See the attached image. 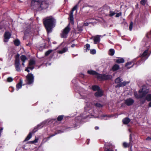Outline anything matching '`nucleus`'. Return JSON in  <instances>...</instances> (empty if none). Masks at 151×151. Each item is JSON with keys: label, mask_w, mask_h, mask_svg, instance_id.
<instances>
[{"label": "nucleus", "mask_w": 151, "mask_h": 151, "mask_svg": "<svg viewBox=\"0 0 151 151\" xmlns=\"http://www.w3.org/2000/svg\"><path fill=\"white\" fill-rule=\"evenodd\" d=\"M43 20V23L47 34L51 32L55 26V19L52 16H50L45 18Z\"/></svg>", "instance_id": "obj_1"}, {"label": "nucleus", "mask_w": 151, "mask_h": 151, "mask_svg": "<svg viewBox=\"0 0 151 151\" xmlns=\"http://www.w3.org/2000/svg\"><path fill=\"white\" fill-rule=\"evenodd\" d=\"M49 5V2L46 1L40 3L36 0H32L31 3L32 9L34 10L39 11L47 9Z\"/></svg>", "instance_id": "obj_2"}, {"label": "nucleus", "mask_w": 151, "mask_h": 151, "mask_svg": "<svg viewBox=\"0 0 151 151\" xmlns=\"http://www.w3.org/2000/svg\"><path fill=\"white\" fill-rule=\"evenodd\" d=\"M44 125L43 123H41L38 124L36 127H35L31 132H30L27 137L26 138L24 142H26L29 140L32 137V134H33L37 131L39 129H40L42 128Z\"/></svg>", "instance_id": "obj_3"}, {"label": "nucleus", "mask_w": 151, "mask_h": 151, "mask_svg": "<svg viewBox=\"0 0 151 151\" xmlns=\"http://www.w3.org/2000/svg\"><path fill=\"white\" fill-rule=\"evenodd\" d=\"M19 57V54H17L16 55L14 63V66L16 70L18 72H20L21 71Z\"/></svg>", "instance_id": "obj_4"}, {"label": "nucleus", "mask_w": 151, "mask_h": 151, "mask_svg": "<svg viewBox=\"0 0 151 151\" xmlns=\"http://www.w3.org/2000/svg\"><path fill=\"white\" fill-rule=\"evenodd\" d=\"M34 79L33 74L31 73H28L26 76L27 84L30 85L32 84L34 81Z\"/></svg>", "instance_id": "obj_5"}, {"label": "nucleus", "mask_w": 151, "mask_h": 151, "mask_svg": "<svg viewBox=\"0 0 151 151\" xmlns=\"http://www.w3.org/2000/svg\"><path fill=\"white\" fill-rule=\"evenodd\" d=\"M112 78V76L111 75H106L105 74H99L98 76V79L102 80H111Z\"/></svg>", "instance_id": "obj_6"}, {"label": "nucleus", "mask_w": 151, "mask_h": 151, "mask_svg": "<svg viewBox=\"0 0 151 151\" xmlns=\"http://www.w3.org/2000/svg\"><path fill=\"white\" fill-rule=\"evenodd\" d=\"M70 29L69 25H68L63 29L62 33L60 34L62 38H65L67 37V35L69 33Z\"/></svg>", "instance_id": "obj_7"}, {"label": "nucleus", "mask_w": 151, "mask_h": 151, "mask_svg": "<svg viewBox=\"0 0 151 151\" xmlns=\"http://www.w3.org/2000/svg\"><path fill=\"white\" fill-rule=\"evenodd\" d=\"M134 102V100L132 98H129L124 101V103L127 106L132 105Z\"/></svg>", "instance_id": "obj_8"}, {"label": "nucleus", "mask_w": 151, "mask_h": 151, "mask_svg": "<svg viewBox=\"0 0 151 151\" xmlns=\"http://www.w3.org/2000/svg\"><path fill=\"white\" fill-rule=\"evenodd\" d=\"M148 91L147 90H143L142 93V94L137 95V94L136 96L135 94L134 95L135 97L137 99H142L143 97L145 96L148 93Z\"/></svg>", "instance_id": "obj_9"}, {"label": "nucleus", "mask_w": 151, "mask_h": 151, "mask_svg": "<svg viewBox=\"0 0 151 151\" xmlns=\"http://www.w3.org/2000/svg\"><path fill=\"white\" fill-rule=\"evenodd\" d=\"M11 36V34L9 32H6L4 34V41L5 42H7L8 41V40L10 38Z\"/></svg>", "instance_id": "obj_10"}, {"label": "nucleus", "mask_w": 151, "mask_h": 151, "mask_svg": "<svg viewBox=\"0 0 151 151\" xmlns=\"http://www.w3.org/2000/svg\"><path fill=\"white\" fill-rule=\"evenodd\" d=\"M129 83V82L124 81L123 82H120L119 83L117 84L115 86L116 88H119L121 87H124L128 84Z\"/></svg>", "instance_id": "obj_11"}, {"label": "nucleus", "mask_w": 151, "mask_h": 151, "mask_svg": "<svg viewBox=\"0 0 151 151\" xmlns=\"http://www.w3.org/2000/svg\"><path fill=\"white\" fill-rule=\"evenodd\" d=\"M87 73L89 74L92 75H96V76L97 78H98V76L99 73L93 70H88L87 71Z\"/></svg>", "instance_id": "obj_12"}, {"label": "nucleus", "mask_w": 151, "mask_h": 151, "mask_svg": "<svg viewBox=\"0 0 151 151\" xmlns=\"http://www.w3.org/2000/svg\"><path fill=\"white\" fill-rule=\"evenodd\" d=\"M103 94V91L101 89H100L95 93L94 95L96 97H99L102 96Z\"/></svg>", "instance_id": "obj_13"}, {"label": "nucleus", "mask_w": 151, "mask_h": 151, "mask_svg": "<svg viewBox=\"0 0 151 151\" xmlns=\"http://www.w3.org/2000/svg\"><path fill=\"white\" fill-rule=\"evenodd\" d=\"M22 81L21 79H19V83H17L16 86V89L17 90H18L21 88L22 87Z\"/></svg>", "instance_id": "obj_14"}, {"label": "nucleus", "mask_w": 151, "mask_h": 151, "mask_svg": "<svg viewBox=\"0 0 151 151\" xmlns=\"http://www.w3.org/2000/svg\"><path fill=\"white\" fill-rule=\"evenodd\" d=\"M100 40V37L99 35H96L93 38L94 43L96 44L99 42Z\"/></svg>", "instance_id": "obj_15"}, {"label": "nucleus", "mask_w": 151, "mask_h": 151, "mask_svg": "<svg viewBox=\"0 0 151 151\" xmlns=\"http://www.w3.org/2000/svg\"><path fill=\"white\" fill-rule=\"evenodd\" d=\"M130 121V119L128 117H127L123 119L122 122L124 124H128Z\"/></svg>", "instance_id": "obj_16"}, {"label": "nucleus", "mask_w": 151, "mask_h": 151, "mask_svg": "<svg viewBox=\"0 0 151 151\" xmlns=\"http://www.w3.org/2000/svg\"><path fill=\"white\" fill-rule=\"evenodd\" d=\"M115 60L116 63L119 64L123 63L124 62V60L122 58H119L118 59H115Z\"/></svg>", "instance_id": "obj_17"}, {"label": "nucleus", "mask_w": 151, "mask_h": 151, "mask_svg": "<svg viewBox=\"0 0 151 151\" xmlns=\"http://www.w3.org/2000/svg\"><path fill=\"white\" fill-rule=\"evenodd\" d=\"M119 69V65L117 64H115L112 67V70L113 71H116Z\"/></svg>", "instance_id": "obj_18"}, {"label": "nucleus", "mask_w": 151, "mask_h": 151, "mask_svg": "<svg viewBox=\"0 0 151 151\" xmlns=\"http://www.w3.org/2000/svg\"><path fill=\"white\" fill-rule=\"evenodd\" d=\"M132 137L131 134L129 135V142L128 143L129 146L132 147L133 145V142L132 141Z\"/></svg>", "instance_id": "obj_19"}, {"label": "nucleus", "mask_w": 151, "mask_h": 151, "mask_svg": "<svg viewBox=\"0 0 151 151\" xmlns=\"http://www.w3.org/2000/svg\"><path fill=\"white\" fill-rule=\"evenodd\" d=\"M91 89L93 91H98L100 89V87L99 86L95 85L92 86Z\"/></svg>", "instance_id": "obj_20"}, {"label": "nucleus", "mask_w": 151, "mask_h": 151, "mask_svg": "<svg viewBox=\"0 0 151 151\" xmlns=\"http://www.w3.org/2000/svg\"><path fill=\"white\" fill-rule=\"evenodd\" d=\"M70 22L72 24H73L74 23L73 22V12H71L70 15Z\"/></svg>", "instance_id": "obj_21"}, {"label": "nucleus", "mask_w": 151, "mask_h": 151, "mask_svg": "<svg viewBox=\"0 0 151 151\" xmlns=\"http://www.w3.org/2000/svg\"><path fill=\"white\" fill-rule=\"evenodd\" d=\"M109 14L107 13L106 14V16H108L109 17H112L116 14V13H115L114 12L110 10H109Z\"/></svg>", "instance_id": "obj_22"}, {"label": "nucleus", "mask_w": 151, "mask_h": 151, "mask_svg": "<svg viewBox=\"0 0 151 151\" xmlns=\"http://www.w3.org/2000/svg\"><path fill=\"white\" fill-rule=\"evenodd\" d=\"M68 50V48L66 47L63 48L62 50L59 51L58 53L59 54H63L66 52Z\"/></svg>", "instance_id": "obj_23"}, {"label": "nucleus", "mask_w": 151, "mask_h": 151, "mask_svg": "<svg viewBox=\"0 0 151 151\" xmlns=\"http://www.w3.org/2000/svg\"><path fill=\"white\" fill-rule=\"evenodd\" d=\"M21 60L22 62H25L26 60H27V58L26 56L24 55H22L20 56Z\"/></svg>", "instance_id": "obj_24"}, {"label": "nucleus", "mask_w": 151, "mask_h": 151, "mask_svg": "<svg viewBox=\"0 0 151 151\" xmlns=\"http://www.w3.org/2000/svg\"><path fill=\"white\" fill-rule=\"evenodd\" d=\"M115 53V50L114 49H110L109 50V54L111 56H113Z\"/></svg>", "instance_id": "obj_25"}, {"label": "nucleus", "mask_w": 151, "mask_h": 151, "mask_svg": "<svg viewBox=\"0 0 151 151\" xmlns=\"http://www.w3.org/2000/svg\"><path fill=\"white\" fill-rule=\"evenodd\" d=\"M146 100L148 101H151V94H148L145 97Z\"/></svg>", "instance_id": "obj_26"}, {"label": "nucleus", "mask_w": 151, "mask_h": 151, "mask_svg": "<svg viewBox=\"0 0 151 151\" xmlns=\"http://www.w3.org/2000/svg\"><path fill=\"white\" fill-rule=\"evenodd\" d=\"M122 79L120 78V77H119L116 79L115 81V83H119L121 81H122Z\"/></svg>", "instance_id": "obj_27"}, {"label": "nucleus", "mask_w": 151, "mask_h": 151, "mask_svg": "<svg viewBox=\"0 0 151 151\" xmlns=\"http://www.w3.org/2000/svg\"><path fill=\"white\" fill-rule=\"evenodd\" d=\"M14 43L16 46H18L20 44V42L19 40H16L14 41Z\"/></svg>", "instance_id": "obj_28"}, {"label": "nucleus", "mask_w": 151, "mask_h": 151, "mask_svg": "<svg viewBox=\"0 0 151 151\" xmlns=\"http://www.w3.org/2000/svg\"><path fill=\"white\" fill-rule=\"evenodd\" d=\"M84 47L86 48L85 52H87L88 50H89L90 49V45L88 44H86L85 46Z\"/></svg>", "instance_id": "obj_29"}, {"label": "nucleus", "mask_w": 151, "mask_h": 151, "mask_svg": "<svg viewBox=\"0 0 151 151\" xmlns=\"http://www.w3.org/2000/svg\"><path fill=\"white\" fill-rule=\"evenodd\" d=\"M35 63V61L31 59L29 61V65L30 66L34 65Z\"/></svg>", "instance_id": "obj_30"}, {"label": "nucleus", "mask_w": 151, "mask_h": 151, "mask_svg": "<svg viewBox=\"0 0 151 151\" xmlns=\"http://www.w3.org/2000/svg\"><path fill=\"white\" fill-rule=\"evenodd\" d=\"M103 9H104V12H106L105 11L106 10H109L110 9V8L109 6L106 5H105L103 6Z\"/></svg>", "instance_id": "obj_31"}, {"label": "nucleus", "mask_w": 151, "mask_h": 151, "mask_svg": "<svg viewBox=\"0 0 151 151\" xmlns=\"http://www.w3.org/2000/svg\"><path fill=\"white\" fill-rule=\"evenodd\" d=\"M148 53V50H145L143 53L141 55V57L142 58L146 56L147 54Z\"/></svg>", "instance_id": "obj_32"}, {"label": "nucleus", "mask_w": 151, "mask_h": 151, "mask_svg": "<svg viewBox=\"0 0 151 151\" xmlns=\"http://www.w3.org/2000/svg\"><path fill=\"white\" fill-rule=\"evenodd\" d=\"M52 51V50H48L45 53V56H47L49 55Z\"/></svg>", "instance_id": "obj_33"}, {"label": "nucleus", "mask_w": 151, "mask_h": 151, "mask_svg": "<svg viewBox=\"0 0 151 151\" xmlns=\"http://www.w3.org/2000/svg\"><path fill=\"white\" fill-rule=\"evenodd\" d=\"M63 118V115H60L57 118V120L59 121H61Z\"/></svg>", "instance_id": "obj_34"}, {"label": "nucleus", "mask_w": 151, "mask_h": 151, "mask_svg": "<svg viewBox=\"0 0 151 151\" xmlns=\"http://www.w3.org/2000/svg\"><path fill=\"white\" fill-rule=\"evenodd\" d=\"M90 53L91 54H95L96 53V50L94 49H91L90 50Z\"/></svg>", "instance_id": "obj_35"}, {"label": "nucleus", "mask_w": 151, "mask_h": 151, "mask_svg": "<svg viewBox=\"0 0 151 151\" xmlns=\"http://www.w3.org/2000/svg\"><path fill=\"white\" fill-rule=\"evenodd\" d=\"M38 140V139L35 138L34 140L29 141V142L31 144H35V143H37V142Z\"/></svg>", "instance_id": "obj_36"}, {"label": "nucleus", "mask_w": 151, "mask_h": 151, "mask_svg": "<svg viewBox=\"0 0 151 151\" xmlns=\"http://www.w3.org/2000/svg\"><path fill=\"white\" fill-rule=\"evenodd\" d=\"M146 0H142L140 2L141 4L144 6L146 3Z\"/></svg>", "instance_id": "obj_37"}, {"label": "nucleus", "mask_w": 151, "mask_h": 151, "mask_svg": "<svg viewBox=\"0 0 151 151\" xmlns=\"http://www.w3.org/2000/svg\"><path fill=\"white\" fill-rule=\"evenodd\" d=\"M133 23L132 22H131L129 24V29L130 31H131L132 30V27H133Z\"/></svg>", "instance_id": "obj_38"}, {"label": "nucleus", "mask_w": 151, "mask_h": 151, "mask_svg": "<svg viewBox=\"0 0 151 151\" xmlns=\"http://www.w3.org/2000/svg\"><path fill=\"white\" fill-rule=\"evenodd\" d=\"M146 100V99H145L142 98V99L140 101V104H144Z\"/></svg>", "instance_id": "obj_39"}, {"label": "nucleus", "mask_w": 151, "mask_h": 151, "mask_svg": "<svg viewBox=\"0 0 151 151\" xmlns=\"http://www.w3.org/2000/svg\"><path fill=\"white\" fill-rule=\"evenodd\" d=\"M95 106L98 107H102L103 106V105L99 103H97L95 104Z\"/></svg>", "instance_id": "obj_40"}, {"label": "nucleus", "mask_w": 151, "mask_h": 151, "mask_svg": "<svg viewBox=\"0 0 151 151\" xmlns=\"http://www.w3.org/2000/svg\"><path fill=\"white\" fill-rule=\"evenodd\" d=\"M13 79L11 77H8L7 79V81L8 82H11L12 81Z\"/></svg>", "instance_id": "obj_41"}, {"label": "nucleus", "mask_w": 151, "mask_h": 151, "mask_svg": "<svg viewBox=\"0 0 151 151\" xmlns=\"http://www.w3.org/2000/svg\"><path fill=\"white\" fill-rule=\"evenodd\" d=\"M78 6V4H77L75 6H74V7L72 8L71 12H73L75 11V10H76L77 9V7Z\"/></svg>", "instance_id": "obj_42"}, {"label": "nucleus", "mask_w": 151, "mask_h": 151, "mask_svg": "<svg viewBox=\"0 0 151 151\" xmlns=\"http://www.w3.org/2000/svg\"><path fill=\"white\" fill-rule=\"evenodd\" d=\"M123 146L125 148L129 147V146L128 144L125 142H124L123 143Z\"/></svg>", "instance_id": "obj_43"}, {"label": "nucleus", "mask_w": 151, "mask_h": 151, "mask_svg": "<svg viewBox=\"0 0 151 151\" xmlns=\"http://www.w3.org/2000/svg\"><path fill=\"white\" fill-rule=\"evenodd\" d=\"M122 14L121 12H120L119 13L116 14V15L115 16L116 17H118L122 15Z\"/></svg>", "instance_id": "obj_44"}, {"label": "nucleus", "mask_w": 151, "mask_h": 151, "mask_svg": "<svg viewBox=\"0 0 151 151\" xmlns=\"http://www.w3.org/2000/svg\"><path fill=\"white\" fill-rule=\"evenodd\" d=\"M32 45V44L30 41H27L26 45L27 46H30Z\"/></svg>", "instance_id": "obj_45"}, {"label": "nucleus", "mask_w": 151, "mask_h": 151, "mask_svg": "<svg viewBox=\"0 0 151 151\" xmlns=\"http://www.w3.org/2000/svg\"><path fill=\"white\" fill-rule=\"evenodd\" d=\"M132 64V62H127V63H126L125 65V67H127L129 65H131Z\"/></svg>", "instance_id": "obj_46"}, {"label": "nucleus", "mask_w": 151, "mask_h": 151, "mask_svg": "<svg viewBox=\"0 0 151 151\" xmlns=\"http://www.w3.org/2000/svg\"><path fill=\"white\" fill-rule=\"evenodd\" d=\"M143 87H144L143 86V87H142V88L141 90H139L138 91V93H142V91H143Z\"/></svg>", "instance_id": "obj_47"}, {"label": "nucleus", "mask_w": 151, "mask_h": 151, "mask_svg": "<svg viewBox=\"0 0 151 151\" xmlns=\"http://www.w3.org/2000/svg\"><path fill=\"white\" fill-rule=\"evenodd\" d=\"M89 24V23L88 22H86V23H85L84 24H83V25L84 26H88V25Z\"/></svg>", "instance_id": "obj_48"}, {"label": "nucleus", "mask_w": 151, "mask_h": 151, "mask_svg": "<svg viewBox=\"0 0 151 151\" xmlns=\"http://www.w3.org/2000/svg\"><path fill=\"white\" fill-rule=\"evenodd\" d=\"M28 68L29 69H30L31 70H32L34 68V67L33 66L32 67H28Z\"/></svg>", "instance_id": "obj_49"}, {"label": "nucleus", "mask_w": 151, "mask_h": 151, "mask_svg": "<svg viewBox=\"0 0 151 151\" xmlns=\"http://www.w3.org/2000/svg\"><path fill=\"white\" fill-rule=\"evenodd\" d=\"M44 0H37V1H38L39 3H41L42 2L44 1Z\"/></svg>", "instance_id": "obj_50"}, {"label": "nucleus", "mask_w": 151, "mask_h": 151, "mask_svg": "<svg viewBox=\"0 0 151 151\" xmlns=\"http://www.w3.org/2000/svg\"><path fill=\"white\" fill-rule=\"evenodd\" d=\"M151 139V138L149 137H147L146 139V140H150Z\"/></svg>", "instance_id": "obj_51"}, {"label": "nucleus", "mask_w": 151, "mask_h": 151, "mask_svg": "<svg viewBox=\"0 0 151 151\" xmlns=\"http://www.w3.org/2000/svg\"><path fill=\"white\" fill-rule=\"evenodd\" d=\"M28 69L29 68H28L27 67V68L25 69V71L27 72L28 73H29V70Z\"/></svg>", "instance_id": "obj_52"}, {"label": "nucleus", "mask_w": 151, "mask_h": 151, "mask_svg": "<svg viewBox=\"0 0 151 151\" xmlns=\"http://www.w3.org/2000/svg\"><path fill=\"white\" fill-rule=\"evenodd\" d=\"M78 31H82L83 30V29L81 27L78 28Z\"/></svg>", "instance_id": "obj_53"}, {"label": "nucleus", "mask_w": 151, "mask_h": 151, "mask_svg": "<svg viewBox=\"0 0 151 151\" xmlns=\"http://www.w3.org/2000/svg\"><path fill=\"white\" fill-rule=\"evenodd\" d=\"M150 101V102H149V103L148 104V106L149 107H151V101Z\"/></svg>", "instance_id": "obj_54"}, {"label": "nucleus", "mask_w": 151, "mask_h": 151, "mask_svg": "<svg viewBox=\"0 0 151 151\" xmlns=\"http://www.w3.org/2000/svg\"><path fill=\"white\" fill-rule=\"evenodd\" d=\"M95 129H96V130H98L99 129V127H98L97 126H96L95 127Z\"/></svg>", "instance_id": "obj_55"}, {"label": "nucleus", "mask_w": 151, "mask_h": 151, "mask_svg": "<svg viewBox=\"0 0 151 151\" xmlns=\"http://www.w3.org/2000/svg\"><path fill=\"white\" fill-rule=\"evenodd\" d=\"M75 46V44H73L71 45V47H74Z\"/></svg>", "instance_id": "obj_56"}, {"label": "nucleus", "mask_w": 151, "mask_h": 151, "mask_svg": "<svg viewBox=\"0 0 151 151\" xmlns=\"http://www.w3.org/2000/svg\"><path fill=\"white\" fill-rule=\"evenodd\" d=\"M105 151H112L109 149H107V150H106Z\"/></svg>", "instance_id": "obj_57"}, {"label": "nucleus", "mask_w": 151, "mask_h": 151, "mask_svg": "<svg viewBox=\"0 0 151 151\" xmlns=\"http://www.w3.org/2000/svg\"><path fill=\"white\" fill-rule=\"evenodd\" d=\"M47 40L48 41V43L50 42V39L49 38H48Z\"/></svg>", "instance_id": "obj_58"}, {"label": "nucleus", "mask_w": 151, "mask_h": 151, "mask_svg": "<svg viewBox=\"0 0 151 151\" xmlns=\"http://www.w3.org/2000/svg\"><path fill=\"white\" fill-rule=\"evenodd\" d=\"M25 62H22V65H23V66H24V63Z\"/></svg>", "instance_id": "obj_59"}, {"label": "nucleus", "mask_w": 151, "mask_h": 151, "mask_svg": "<svg viewBox=\"0 0 151 151\" xmlns=\"http://www.w3.org/2000/svg\"><path fill=\"white\" fill-rule=\"evenodd\" d=\"M87 140H88V141H89V139H87ZM89 144V141H88V142H87V144H88H88Z\"/></svg>", "instance_id": "obj_60"}, {"label": "nucleus", "mask_w": 151, "mask_h": 151, "mask_svg": "<svg viewBox=\"0 0 151 151\" xmlns=\"http://www.w3.org/2000/svg\"><path fill=\"white\" fill-rule=\"evenodd\" d=\"M106 115H103L102 116L103 117H106Z\"/></svg>", "instance_id": "obj_61"}, {"label": "nucleus", "mask_w": 151, "mask_h": 151, "mask_svg": "<svg viewBox=\"0 0 151 151\" xmlns=\"http://www.w3.org/2000/svg\"><path fill=\"white\" fill-rule=\"evenodd\" d=\"M55 134H53V135H52L51 136V137H52V136H55Z\"/></svg>", "instance_id": "obj_62"}, {"label": "nucleus", "mask_w": 151, "mask_h": 151, "mask_svg": "<svg viewBox=\"0 0 151 151\" xmlns=\"http://www.w3.org/2000/svg\"><path fill=\"white\" fill-rule=\"evenodd\" d=\"M69 128L68 127V128H66V129H67V128Z\"/></svg>", "instance_id": "obj_63"}, {"label": "nucleus", "mask_w": 151, "mask_h": 151, "mask_svg": "<svg viewBox=\"0 0 151 151\" xmlns=\"http://www.w3.org/2000/svg\"><path fill=\"white\" fill-rule=\"evenodd\" d=\"M1 29V28H0V29Z\"/></svg>", "instance_id": "obj_64"}]
</instances>
